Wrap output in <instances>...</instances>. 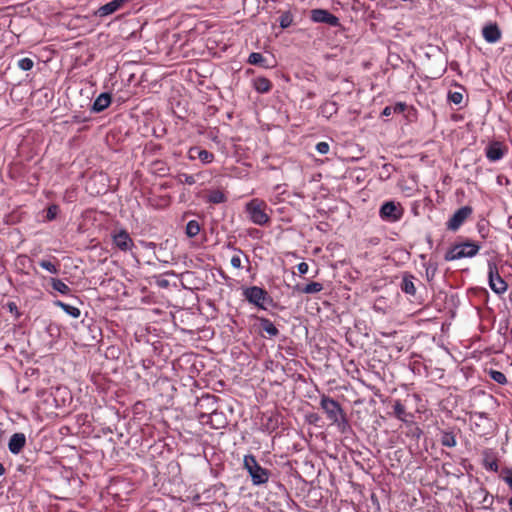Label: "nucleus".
<instances>
[{"label": "nucleus", "instance_id": "f257e3e1", "mask_svg": "<svg viewBox=\"0 0 512 512\" xmlns=\"http://www.w3.org/2000/svg\"><path fill=\"white\" fill-rule=\"evenodd\" d=\"M243 467L248 472L254 486L266 484L271 476V471L262 467L252 454L244 456Z\"/></svg>", "mask_w": 512, "mask_h": 512}, {"label": "nucleus", "instance_id": "f03ea898", "mask_svg": "<svg viewBox=\"0 0 512 512\" xmlns=\"http://www.w3.org/2000/svg\"><path fill=\"white\" fill-rule=\"evenodd\" d=\"M479 250V244L471 240H466L452 245L445 253L444 259L446 261H454L462 258H472L478 254Z\"/></svg>", "mask_w": 512, "mask_h": 512}, {"label": "nucleus", "instance_id": "7ed1b4c3", "mask_svg": "<svg viewBox=\"0 0 512 512\" xmlns=\"http://www.w3.org/2000/svg\"><path fill=\"white\" fill-rule=\"evenodd\" d=\"M267 204L258 198L250 200L245 205V212L249 220L259 226H265L270 222V216L266 213Z\"/></svg>", "mask_w": 512, "mask_h": 512}, {"label": "nucleus", "instance_id": "20e7f679", "mask_svg": "<svg viewBox=\"0 0 512 512\" xmlns=\"http://www.w3.org/2000/svg\"><path fill=\"white\" fill-rule=\"evenodd\" d=\"M242 295L245 300L259 309L266 310L267 305L273 304V299L262 287L249 286L243 288Z\"/></svg>", "mask_w": 512, "mask_h": 512}, {"label": "nucleus", "instance_id": "39448f33", "mask_svg": "<svg viewBox=\"0 0 512 512\" xmlns=\"http://www.w3.org/2000/svg\"><path fill=\"white\" fill-rule=\"evenodd\" d=\"M319 405L326 414L330 424L346 414L340 403L326 394L321 395Z\"/></svg>", "mask_w": 512, "mask_h": 512}, {"label": "nucleus", "instance_id": "423d86ee", "mask_svg": "<svg viewBox=\"0 0 512 512\" xmlns=\"http://www.w3.org/2000/svg\"><path fill=\"white\" fill-rule=\"evenodd\" d=\"M488 281L491 290L497 295H502L507 291L508 285L499 275L498 267L493 261H488Z\"/></svg>", "mask_w": 512, "mask_h": 512}, {"label": "nucleus", "instance_id": "0eeeda50", "mask_svg": "<svg viewBox=\"0 0 512 512\" xmlns=\"http://www.w3.org/2000/svg\"><path fill=\"white\" fill-rule=\"evenodd\" d=\"M472 430L479 436L488 435L492 429V421L485 412L471 413Z\"/></svg>", "mask_w": 512, "mask_h": 512}, {"label": "nucleus", "instance_id": "6e6552de", "mask_svg": "<svg viewBox=\"0 0 512 512\" xmlns=\"http://www.w3.org/2000/svg\"><path fill=\"white\" fill-rule=\"evenodd\" d=\"M404 214V209L400 203L394 201L385 202L379 210V215L382 220L394 223L399 221Z\"/></svg>", "mask_w": 512, "mask_h": 512}, {"label": "nucleus", "instance_id": "1a4fd4ad", "mask_svg": "<svg viewBox=\"0 0 512 512\" xmlns=\"http://www.w3.org/2000/svg\"><path fill=\"white\" fill-rule=\"evenodd\" d=\"M473 209L470 206H463L457 209L446 222V228L449 231L456 232L472 215Z\"/></svg>", "mask_w": 512, "mask_h": 512}, {"label": "nucleus", "instance_id": "9d476101", "mask_svg": "<svg viewBox=\"0 0 512 512\" xmlns=\"http://www.w3.org/2000/svg\"><path fill=\"white\" fill-rule=\"evenodd\" d=\"M310 19L314 23H325L331 27L341 26L339 18L326 9H312L310 11Z\"/></svg>", "mask_w": 512, "mask_h": 512}, {"label": "nucleus", "instance_id": "9b49d317", "mask_svg": "<svg viewBox=\"0 0 512 512\" xmlns=\"http://www.w3.org/2000/svg\"><path fill=\"white\" fill-rule=\"evenodd\" d=\"M506 153L507 148L499 141H492L485 148V156L490 162L501 160Z\"/></svg>", "mask_w": 512, "mask_h": 512}, {"label": "nucleus", "instance_id": "f8f14e48", "mask_svg": "<svg viewBox=\"0 0 512 512\" xmlns=\"http://www.w3.org/2000/svg\"><path fill=\"white\" fill-rule=\"evenodd\" d=\"M133 422L141 429L149 421L150 416L146 408V404L142 401H137L132 407Z\"/></svg>", "mask_w": 512, "mask_h": 512}, {"label": "nucleus", "instance_id": "ddd939ff", "mask_svg": "<svg viewBox=\"0 0 512 512\" xmlns=\"http://www.w3.org/2000/svg\"><path fill=\"white\" fill-rule=\"evenodd\" d=\"M200 420L206 424H210L212 428L219 429L225 426V419L222 413H218L215 410L210 414H201Z\"/></svg>", "mask_w": 512, "mask_h": 512}, {"label": "nucleus", "instance_id": "4468645a", "mask_svg": "<svg viewBox=\"0 0 512 512\" xmlns=\"http://www.w3.org/2000/svg\"><path fill=\"white\" fill-rule=\"evenodd\" d=\"M25 444H26L25 434L21 433V432L14 433L8 442V449L12 454L17 455L23 450V448L25 447Z\"/></svg>", "mask_w": 512, "mask_h": 512}, {"label": "nucleus", "instance_id": "2eb2a0df", "mask_svg": "<svg viewBox=\"0 0 512 512\" xmlns=\"http://www.w3.org/2000/svg\"><path fill=\"white\" fill-rule=\"evenodd\" d=\"M482 36L488 43H496L501 38V31L497 24H489L483 28Z\"/></svg>", "mask_w": 512, "mask_h": 512}, {"label": "nucleus", "instance_id": "dca6fc26", "mask_svg": "<svg viewBox=\"0 0 512 512\" xmlns=\"http://www.w3.org/2000/svg\"><path fill=\"white\" fill-rule=\"evenodd\" d=\"M149 171L155 176L165 177L169 175L170 167L163 160H155L149 164Z\"/></svg>", "mask_w": 512, "mask_h": 512}, {"label": "nucleus", "instance_id": "f3484780", "mask_svg": "<svg viewBox=\"0 0 512 512\" xmlns=\"http://www.w3.org/2000/svg\"><path fill=\"white\" fill-rule=\"evenodd\" d=\"M483 466L488 471L498 472L499 470L498 460L490 449L483 451Z\"/></svg>", "mask_w": 512, "mask_h": 512}, {"label": "nucleus", "instance_id": "a211bd4d", "mask_svg": "<svg viewBox=\"0 0 512 512\" xmlns=\"http://www.w3.org/2000/svg\"><path fill=\"white\" fill-rule=\"evenodd\" d=\"M38 265L49 272L50 274H59L60 272V263L59 260L55 257H49L46 259H41L38 261Z\"/></svg>", "mask_w": 512, "mask_h": 512}, {"label": "nucleus", "instance_id": "6ab92c4d", "mask_svg": "<svg viewBox=\"0 0 512 512\" xmlns=\"http://www.w3.org/2000/svg\"><path fill=\"white\" fill-rule=\"evenodd\" d=\"M415 277L410 273H404L402 277V281L400 284V288L402 292L408 294L410 296H414L416 294V287L414 285Z\"/></svg>", "mask_w": 512, "mask_h": 512}, {"label": "nucleus", "instance_id": "aec40b11", "mask_svg": "<svg viewBox=\"0 0 512 512\" xmlns=\"http://www.w3.org/2000/svg\"><path fill=\"white\" fill-rule=\"evenodd\" d=\"M393 414L394 416L402 421V422H408L409 418H412L413 415L406 411L405 406L402 404L400 400H395L393 404Z\"/></svg>", "mask_w": 512, "mask_h": 512}, {"label": "nucleus", "instance_id": "412c9836", "mask_svg": "<svg viewBox=\"0 0 512 512\" xmlns=\"http://www.w3.org/2000/svg\"><path fill=\"white\" fill-rule=\"evenodd\" d=\"M111 102V97L108 93H101L92 104L93 112H102L106 109Z\"/></svg>", "mask_w": 512, "mask_h": 512}, {"label": "nucleus", "instance_id": "4be33fe9", "mask_svg": "<svg viewBox=\"0 0 512 512\" xmlns=\"http://www.w3.org/2000/svg\"><path fill=\"white\" fill-rule=\"evenodd\" d=\"M113 243L122 251L128 250V232L120 229L113 235Z\"/></svg>", "mask_w": 512, "mask_h": 512}, {"label": "nucleus", "instance_id": "5701e85b", "mask_svg": "<svg viewBox=\"0 0 512 512\" xmlns=\"http://www.w3.org/2000/svg\"><path fill=\"white\" fill-rule=\"evenodd\" d=\"M253 88L258 93H268L272 88V83L266 77H256L253 79Z\"/></svg>", "mask_w": 512, "mask_h": 512}, {"label": "nucleus", "instance_id": "b1692460", "mask_svg": "<svg viewBox=\"0 0 512 512\" xmlns=\"http://www.w3.org/2000/svg\"><path fill=\"white\" fill-rule=\"evenodd\" d=\"M294 290L304 294H316L323 290V285L320 282H310L305 286L296 285Z\"/></svg>", "mask_w": 512, "mask_h": 512}, {"label": "nucleus", "instance_id": "393cba45", "mask_svg": "<svg viewBox=\"0 0 512 512\" xmlns=\"http://www.w3.org/2000/svg\"><path fill=\"white\" fill-rule=\"evenodd\" d=\"M257 319L260 323L261 329L264 332H266L269 336L276 337L279 334V330L271 320L264 317H258Z\"/></svg>", "mask_w": 512, "mask_h": 512}, {"label": "nucleus", "instance_id": "a878e982", "mask_svg": "<svg viewBox=\"0 0 512 512\" xmlns=\"http://www.w3.org/2000/svg\"><path fill=\"white\" fill-rule=\"evenodd\" d=\"M331 425L336 426L337 430L343 435H348V434L353 433V429L349 423V420H348L346 414H344L342 417H340L338 420H336V422H333Z\"/></svg>", "mask_w": 512, "mask_h": 512}, {"label": "nucleus", "instance_id": "bb28decb", "mask_svg": "<svg viewBox=\"0 0 512 512\" xmlns=\"http://www.w3.org/2000/svg\"><path fill=\"white\" fill-rule=\"evenodd\" d=\"M49 283L55 291L62 295H69L71 293L70 287L59 278L52 277L49 279Z\"/></svg>", "mask_w": 512, "mask_h": 512}, {"label": "nucleus", "instance_id": "cd10ccee", "mask_svg": "<svg viewBox=\"0 0 512 512\" xmlns=\"http://www.w3.org/2000/svg\"><path fill=\"white\" fill-rule=\"evenodd\" d=\"M54 305L57 307H60L65 313L70 315L73 318H78L81 314L80 309L76 306H72L70 304H67L61 300L54 301Z\"/></svg>", "mask_w": 512, "mask_h": 512}, {"label": "nucleus", "instance_id": "c85d7f7f", "mask_svg": "<svg viewBox=\"0 0 512 512\" xmlns=\"http://www.w3.org/2000/svg\"><path fill=\"white\" fill-rule=\"evenodd\" d=\"M227 201L225 193L219 189L210 190L207 196V202L211 204H221Z\"/></svg>", "mask_w": 512, "mask_h": 512}, {"label": "nucleus", "instance_id": "c756f323", "mask_svg": "<svg viewBox=\"0 0 512 512\" xmlns=\"http://www.w3.org/2000/svg\"><path fill=\"white\" fill-rule=\"evenodd\" d=\"M407 109V105L406 103L404 102H397L395 105L393 106H386L383 111H382V115L383 116H390L392 115L393 113H396V114H401L403 113L405 110Z\"/></svg>", "mask_w": 512, "mask_h": 512}, {"label": "nucleus", "instance_id": "7c9ffc66", "mask_svg": "<svg viewBox=\"0 0 512 512\" xmlns=\"http://www.w3.org/2000/svg\"><path fill=\"white\" fill-rule=\"evenodd\" d=\"M440 442L444 447H455L457 444L456 436L452 431H442Z\"/></svg>", "mask_w": 512, "mask_h": 512}, {"label": "nucleus", "instance_id": "2f4dec72", "mask_svg": "<svg viewBox=\"0 0 512 512\" xmlns=\"http://www.w3.org/2000/svg\"><path fill=\"white\" fill-rule=\"evenodd\" d=\"M247 62L251 65H257V66H261L264 68L269 67V65L266 63L267 61H266L265 57L259 52H252L249 55Z\"/></svg>", "mask_w": 512, "mask_h": 512}, {"label": "nucleus", "instance_id": "473e14b6", "mask_svg": "<svg viewBox=\"0 0 512 512\" xmlns=\"http://www.w3.org/2000/svg\"><path fill=\"white\" fill-rule=\"evenodd\" d=\"M460 89V91H449L448 92V101L455 105H459L463 101V93L465 91V88L462 85H457Z\"/></svg>", "mask_w": 512, "mask_h": 512}, {"label": "nucleus", "instance_id": "72a5a7b5", "mask_svg": "<svg viewBox=\"0 0 512 512\" xmlns=\"http://www.w3.org/2000/svg\"><path fill=\"white\" fill-rule=\"evenodd\" d=\"M200 232V224L196 220H190L186 225L185 233L189 238L197 236Z\"/></svg>", "mask_w": 512, "mask_h": 512}, {"label": "nucleus", "instance_id": "f704fd0d", "mask_svg": "<svg viewBox=\"0 0 512 512\" xmlns=\"http://www.w3.org/2000/svg\"><path fill=\"white\" fill-rule=\"evenodd\" d=\"M293 23V15L290 11L283 12L279 17V25L282 29L290 27Z\"/></svg>", "mask_w": 512, "mask_h": 512}, {"label": "nucleus", "instance_id": "c9c22d12", "mask_svg": "<svg viewBox=\"0 0 512 512\" xmlns=\"http://www.w3.org/2000/svg\"><path fill=\"white\" fill-rule=\"evenodd\" d=\"M489 376L492 380H494L496 383H498L500 385L507 384V378H506L505 374L502 373L501 371L490 370Z\"/></svg>", "mask_w": 512, "mask_h": 512}, {"label": "nucleus", "instance_id": "e433bc0d", "mask_svg": "<svg viewBox=\"0 0 512 512\" xmlns=\"http://www.w3.org/2000/svg\"><path fill=\"white\" fill-rule=\"evenodd\" d=\"M199 160L201 161L202 164L206 165V164H210L214 161V154L206 149H202L201 148V151H199Z\"/></svg>", "mask_w": 512, "mask_h": 512}, {"label": "nucleus", "instance_id": "4c0bfd02", "mask_svg": "<svg viewBox=\"0 0 512 512\" xmlns=\"http://www.w3.org/2000/svg\"><path fill=\"white\" fill-rule=\"evenodd\" d=\"M500 478L509 486L512 491V468L504 467L501 469Z\"/></svg>", "mask_w": 512, "mask_h": 512}, {"label": "nucleus", "instance_id": "58836bf2", "mask_svg": "<svg viewBox=\"0 0 512 512\" xmlns=\"http://www.w3.org/2000/svg\"><path fill=\"white\" fill-rule=\"evenodd\" d=\"M480 493L483 494V499L481 500V503L484 505L483 507L490 509L494 501L493 496L486 489H480Z\"/></svg>", "mask_w": 512, "mask_h": 512}, {"label": "nucleus", "instance_id": "ea45409f", "mask_svg": "<svg viewBox=\"0 0 512 512\" xmlns=\"http://www.w3.org/2000/svg\"><path fill=\"white\" fill-rule=\"evenodd\" d=\"M321 110L324 115L329 117L337 112V105L335 102H327L321 107Z\"/></svg>", "mask_w": 512, "mask_h": 512}, {"label": "nucleus", "instance_id": "a19ab883", "mask_svg": "<svg viewBox=\"0 0 512 512\" xmlns=\"http://www.w3.org/2000/svg\"><path fill=\"white\" fill-rule=\"evenodd\" d=\"M34 66V62L31 58L25 57L18 61V67L23 71H30Z\"/></svg>", "mask_w": 512, "mask_h": 512}, {"label": "nucleus", "instance_id": "79ce46f5", "mask_svg": "<svg viewBox=\"0 0 512 512\" xmlns=\"http://www.w3.org/2000/svg\"><path fill=\"white\" fill-rule=\"evenodd\" d=\"M436 270H437V265L435 263L429 262L426 264L425 272H426V277H427L428 281H430L434 278Z\"/></svg>", "mask_w": 512, "mask_h": 512}, {"label": "nucleus", "instance_id": "37998d69", "mask_svg": "<svg viewBox=\"0 0 512 512\" xmlns=\"http://www.w3.org/2000/svg\"><path fill=\"white\" fill-rule=\"evenodd\" d=\"M59 213V207L55 204L50 205L47 209L46 218L49 221L54 220Z\"/></svg>", "mask_w": 512, "mask_h": 512}, {"label": "nucleus", "instance_id": "c03bdc74", "mask_svg": "<svg viewBox=\"0 0 512 512\" xmlns=\"http://www.w3.org/2000/svg\"><path fill=\"white\" fill-rule=\"evenodd\" d=\"M179 182L187 185H194L196 183V179L194 175L183 173L179 175Z\"/></svg>", "mask_w": 512, "mask_h": 512}, {"label": "nucleus", "instance_id": "a18cd8bd", "mask_svg": "<svg viewBox=\"0 0 512 512\" xmlns=\"http://www.w3.org/2000/svg\"><path fill=\"white\" fill-rule=\"evenodd\" d=\"M6 308L8 309V311L13 314L17 319L20 318L21 316V313L18 309V306L15 302L13 301H9L7 302L6 304Z\"/></svg>", "mask_w": 512, "mask_h": 512}, {"label": "nucleus", "instance_id": "49530a36", "mask_svg": "<svg viewBox=\"0 0 512 512\" xmlns=\"http://www.w3.org/2000/svg\"><path fill=\"white\" fill-rule=\"evenodd\" d=\"M199 151H201V147L193 146L187 152V157L189 160L194 161L199 158Z\"/></svg>", "mask_w": 512, "mask_h": 512}, {"label": "nucleus", "instance_id": "de8ad7c7", "mask_svg": "<svg viewBox=\"0 0 512 512\" xmlns=\"http://www.w3.org/2000/svg\"><path fill=\"white\" fill-rule=\"evenodd\" d=\"M315 148L318 153L325 155L329 152L330 145H329V143L323 141V142L317 143Z\"/></svg>", "mask_w": 512, "mask_h": 512}, {"label": "nucleus", "instance_id": "09e8293b", "mask_svg": "<svg viewBox=\"0 0 512 512\" xmlns=\"http://www.w3.org/2000/svg\"><path fill=\"white\" fill-rule=\"evenodd\" d=\"M321 417L317 413H310L306 416V420L309 424L317 425Z\"/></svg>", "mask_w": 512, "mask_h": 512}, {"label": "nucleus", "instance_id": "8fccbe9b", "mask_svg": "<svg viewBox=\"0 0 512 512\" xmlns=\"http://www.w3.org/2000/svg\"><path fill=\"white\" fill-rule=\"evenodd\" d=\"M309 266L306 262H301L297 265L299 274L304 275L308 272Z\"/></svg>", "mask_w": 512, "mask_h": 512}, {"label": "nucleus", "instance_id": "3c124183", "mask_svg": "<svg viewBox=\"0 0 512 512\" xmlns=\"http://www.w3.org/2000/svg\"><path fill=\"white\" fill-rule=\"evenodd\" d=\"M231 265L234 268H240L241 267V258H240V256H238V255L232 256V258H231Z\"/></svg>", "mask_w": 512, "mask_h": 512}, {"label": "nucleus", "instance_id": "603ef678", "mask_svg": "<svg viewBox=\"0 0 512 512\" xmlns=\"http://www.w3.org/2000/svg\"><path fill=\"white\" fill-rule=\"evenodd\" d=\"M5 474V467L2 463H0V476Z\"/></svg>", "mask_w": 512, "mask_h": 512}, {"label": "nucleus", "instance_id": "864d4df0", "mask_svg": "<svg viewBox=\"0 0 512 512\" xmlns=\"http://www.w3.org/2000/svg\"><path fill=\"white\" fill-rule=\"evenodd\" d=\"M421 434H422L421 429L416 428V429H415V435H416L417 437H420V435H421Z\"/></svg>", "mask_w": 512, "mask_h": 512}, {"label": "nucleus", "instance_id": "5fc2aeb1", "mask_svg": "<svg viewBox=\"0 0 512 512\" xmlns=\"http://www.w3.org/2000/svg\"><path fill=\"white\" fill-rule=\"evenodd\" d=\"M107 190V188L105 186H103L102 190H97L95 191L96 194H100V193H104L105 191Z\"/></svg>", "mask_w": 512, "mask_h": 512}, {"label": "nucleus", "instance_id": "6e6d98bb", "mask_svg": "<svg viewBox=\"0 0 512 512\" xmlns=\"http://www.w3.org/2000/svg\"><path fill=\"white\" fill-rule=\"evenodd\" d=\"M509 511L512 512V497L508 500Z\"/></svg>", "mask_w": 512, "mask_h": 512}, {"label": "nucleus", "instance_id": "4d7b16f0", "mask_svg": "<svg viewBox=\"0 0 512 512\" xmlns=\"http://www.w3.org/2000/svg\"><path fill=\"white\" fill-rule=\"evenodd\" d=\"M130 40L137 37V34L135 32H132L129 34Z\"/></svg>", "mask_w": 512, "mask_h": 512}, {"label": "nucleus", "instance_id": "13d9d810", "mask_svg": "<svg viewBox=\"0 0 512 512\" xmlns=\"http://www.w3.org/2000/svg\"><path fill=\"white\" fill-rule=\"evenodd\" d=\"M216 397L215 396H207L206 397V400H212V401H215Z\"/></svg>", "mask_w": 512, "mask_h": 512}, {"label": "nucleus", "instance_id": "bf43d9fd", "mask_svg": "<svg viewBox=\"0 0 512 512\" xmlns=\"http://www.w3.org/2000/svg\"><path fill=\"white\" fill-rule=\"evenodd\" d=\"M168 284V281L167 280H164V281H161L160 282V285L161 286H166Z\"/></svg>", "mask_w": 512, "mask_h": 512}, {"label": "nucleus", "instance_id": "052dcab7", "mask_svg": "<svg viewBox=\"0 0 512 512\" xmlns=\"http://www.w3.org/2000/svg\"><path fill=\"white\" fill-rule=\"evenodd\" d=\"M133 78H134V74H130V76H129L130 82H132Z\"/></svg>", "mask_w": 512, "mask_h": 512}, {"label": "nucleus", "instance_id": "680f3d73", "mask_svg": "<svg viewBox=\"0 0 512 512\" xmlns=\"http://www.w3.org/2000/svg\"><path fill=\"white\" fill-rule=\"evenodd\" d=\"M509 95H510V100L512 102V92H510Z\"/></svg>", "mask_w": 512, "mask_h": 512}]
</instances>
